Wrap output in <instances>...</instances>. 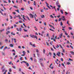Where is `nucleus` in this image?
I'll list each match as a JSON object with an SVG mask.
<instances>
[{
	"mask_svg": "<svg viewBox=\"0 0 74 74\" xmlns=\"http://www.w3.org/2000/svg\"><path fill=\"white\" fill-rule=\"evenodd\" d=\"M21 27H22V28H24V27L23 26V25H21Z\"/></svg>",
	"mask_w": 74,
	"mask_h": 74,
	"instance_id": "09e8293b",
	"label": "nucleus"
},
{
	"mask_svg": "<svg viewBox=\"0 0 74 74\" xmlns=\"http://www.w3.org/2000/svg\"><path fill=\"white\" fill-rule=\"evenodd\" d=\"M62 18H62V21H65L66 19H65V18H64V16H63L62 17Z\"/></svg>",
	"mask_w": 74,
	"mask_h": 74,
	"instance_id": "39448f33",
	"label": "nucleus"
},
{
	"mask_svg": "<svg viewBox=\"0 0 74 74\" xmlns=\"http://www.w3.org/2000/svg\"><path fill=\"white\" fill-rule=\"evenodd\" d=\"M7 48H8L7 47H5L4 49H7Z\"/></svg>",
	"mask_w": 74,
	"mask_h": 74,
	"instance_id": "4d7b16f0",
	"label": "nucleus"
},
{
	"mask_svg": "<svg viewBox=\"0 0 74 74\" xmlns=\"http://www.w3.org/2000/svg\"><path fill=\"white\" fill-rule=\"evenodd\" d=\"M18 22H19L20 23H22V22L21 21H19Z\"/></svg>",
	"mask_w": 74,
	"mask_h": 74,
	"instance_id": "f704fd0d",
	"label": "nucleus"
},
{
	"mask_svg": "<svg viewBox=\"0 0 74 74\" xmlns=\"http://www.w3.org/2000/svg\"><path fill=\"white\" fill-rule=\"evenodd\" d=\"M23 53L25 55L26 54V52L25 51H23Z\"/></svg>",
	"mask_w": 74,
	"mask_h": 74,
	"instance_id": "f3484780",
	"label": "nucleus"
},
{
	"mask_svg": "<svg viewBox=\"0 0 74 74\" xmlns=\"http://www.w3.org/2000/svg\"><path fill=\"white\" fill-rule=\"evenodd\" d=\"M30 37H32V38H36V40H37V36H34L33 34L32 35L30 34Z\"/></svg>",
	"mask_w": 74,
	"mask_h": 74,
	"instance_id": "f257e3e1",
	"label": "nucleus"
},
{
	"mask_svg": "<svg viewBox=\"0 0 74 74\" xmlns=\"http://www.w3.org/2000/svg\"><path fill=\"white\" fill-rule=\"evenodd\" d=\"M56 48H59V45H57L56 47Z\"/></svg>",
	"mask_w": 74,
	"mask_h": 74,
	"instance_id": "5701e85b",
	"label": "nucleus"
},
{
	"mask_svg": "<svg viewBox=\"0 0 74 74\" xmlns=\"http://www.w3.org/2000/svg\"><path fill=\"white\" fill-rule=\"evenodd\" d=\"M13 69H16L15 66H14L13 65Z\"/></svg>",
	"mask_w": 74,
	"mask_h": 74,
	"instance_id": "79ce46f5",
	"label": "nucleus"
},
{
	"mask_svg": "<svg viewBox=\"0 0 74 74\" xmlns=\"http://www.w3.org/2000/svg\"><path fill=\"white\" fill-rule=\"evenodd\" d=\"M30 45H31V46H32L33 47H36V45H35V44H34L33 45V44H32L31 42L30 43Z\"/></svg>",
	"mask_w": 74,
	"mask_h": 74,
	"instance_id": "f03ea898",
	"label": "nucleus"
},
{
	"mask_svg": "<svg viewBox=\"0 0 74 74\" xmlns=\"http://www.w3.org/2000/svg\"><path fill=\"white\" fill-rule=\"evenodd\" d=\"M34 17L35 20H36V22H37V21H38V19H37V20H36V16H34Z\"/></svg>",
	"mask_w": 74,
	"mask_h": 74,
	"instance_id": "412c9836",
	"label": "nucleus"
},
{
	"mask_svg": "<svg viewBox=\"0 0 74 74\" xmlns=\"http://www.w3.org/2000/svg\"><path fill=\"white\" fill-rule=\"evenodd\" d=\"M61 61H62V62H63V58H61Z\"/></svg>",
	"mask_w": 74,
	"mask_h": 74,
	"instance_id": "69168bd1",
	"label": "nucleus"
},
{
	"mask_svg": "<svg viewBox=\"0 0 74 74\" xmlns=\"http://www.w3.org/2000/svg\"><path fill=\"white\" fill-rule=\"evenodd\" d=\"M13 7H14L15 8H17V9L18 8L17 6L15 5L13 6Z\"/></svg>",
	"mask_w": 74,
	"mask_h": 74,
	"instance_id": "4be33fe9",
	"label": "nucleus"
},
{
	"mask_svg": "<svg viewBox=\"0 0 74 74\" xmlns=\"http://www.w3.org/2000/svg\"><path fill=\"white\" fill-rule=\"evenodd\" d=\"M26 18H27V19H28V20H29V21H30V19L29 18V16H26Z\"/></svg>",
	"mask_w": 74,
	"mask_h": 74,
	"instance_id": "1a4fd4ad",
	"label": "nucleus"
},
{
	"mask_svg": "<svg viewBox=\"0 0 74 74\" xmlns=\"http://www.w3.org/2000/svg\"><path fill=\"white\" fill-rule=\"evenodd\" d=\"M25 63L27 67H29V64L28 63H27V62H26V63Z\"/></svg>",
	"mask_w": 74,
	"mask_h": 74,
	"instance_id": "0eeeda50",
	"label": "nucleus"
},
{
	"mask_svg": "<svg viewBox=\"0 0 74 74\" xmlns=\"http://www.w3.org/2000/svg\"><path fill=\"white\" fill-rule=\"evenodd\" d=\"M70 47H71V48L72 49H73V48H74L73 47V46H72L71 45H70Z\"/></svg>",
	"mask_w": 74,
	"mask_h": 74,
	"instance_id": "603ef678",
	"label": "nucleus"
},
{
	"mask_svg": "<svg viewBox=\"0 0 74 74\" xmlns=\"http://www.w3.org/2000/svg\"><path fill=\"white\" fill-rule=\"evenodd\" d=\"M12 14H13L14 15H15V14H16V13L15 12H13Z\"/></svg>",
	"mask_w": 74,
	"mask_h": 74,
	"instance_id": "864d4df0",
	"label": "nucleus"
},
{
	"mask_svg": "<svg viewBox=\"0 0 74 74\" xmlns=\"http://www.w3.org/2000/svg\"><path fill=\"white\" fill-rule=\"evenodd\" d=\"M57 6H58V8H60V5H57Z\"/></svg>",
	"mask_w": 74,
	"mask_h": 74,
	"instance_id": "3c124183",
	"label": "nucleus"
},
{
	"mask_svg": "<svg viewBox=\"0 0 74 74\" xmlns=\"http://www.w3.org/2000/svg\"><path fill=\"white\" fill-rule=\"evenodd\" d=\"M16 17H18L19 18L20 17V15H18V16H16Z\"/></svg>",
	"mask_w": 74,
	"mask_h": 74,
	"instance_id": "338daca9",
	"label": "nucleus"
},
{
	"mask_svg": "<svg viewBox=\"0 0 74 74\" xmlns=\"http://www.w3.org/2000/svg\"><path fill=\"white\" fill-rule=\"evenodd\" d=\"M40 16L42 18H44L45 17V16H44V15L43 14L42 15H40Z\"/></svg>",
	"mask_w": 74,
	"mask_h": 74,
	"instance_id": "423d86ee",
	"label": "nucleus"
},
{
	"mask_svg": "<svg viewBox=\"0 0 74 74\" xmlns=\"http://www.w3.org/2000/svg\"><path fill=\"white\" fill-rule=\"evenodd\" d=\"M36 52H37V53H38V49H36Z\"/></svg>",
	"mask_w": 74,
	"mask_h": 74,
	"instance_id": "680f3d73",
	"label": "nucleus"
},
{
	"mask_svg": "<svg viewBox=\"0 0 74 74\" xmlns=\"http://www.w3.org/2000/svg\"><path fill=\"white\" fill-rule=\"evenodd\" d=\"M3 2H4V3H7V2H6V1H3Z\"/></svg>",
	"mask_w": 74,
	"mask_h": 74,
	"instance_id": "0e129e2a",
	"label": "nucleus"
},
{
	"mask_svg": "<svg viewBox=\"0 0 74 74\" xmlns=\"http://www.w3.org/2000/svg\"><path fill=\"white\" fill-rule=\"evenodd\" d=\"M49 25L51 27H52V28H53V29H55V28H54V27H53V26H52V25H51L50 24H49Z\"/></svg>",
	"mask_w": 74,
	"mask_h": 74,
	"instance_id": "6e6552de",
	"label": "nucleus"
},
{
	"mask_svg": "<svg viewBox=\"0 0 74 74\" xmlns=\"http://www.w3.org/2000/svg\"><path fill=\"white\" fill-rule=\"evenodd\" d=\"M0 13H1L2 15H3V16H4V14H3V13H2V12L1 11H0Z\"/></svg>",
	"mask_w": 74,
	"mask_h": 74,
	"instance_id": "393cba45",
	"label": "nucleus"
},
{
	"mask_svg": "<svg viewBox=\"0 0 74 74\" xmlns=\"http://www.w3.org/2000/svg\"><path fill=\"white\" fill-rule=\"evenodd\" d=\"M15 11H16V12H17L18 13H19V10H16Z\"/></svg>",
	"mask_w": 74,
	"mask_h": 74,
	"instance_id": "dca6fc26",
	"label": "nucleus"
},
{
	"mask_svg": "<svg viewBox=\"0 0 74 74\" xmlns=\"http://www.w3.org/2000/svg\"><path fill=\"white\" fill-rule=\"evenodd\" d=\"M10 47H14V45H13L12 44H10Z\"/></svg>",
	"mask_w": 74,
	"mask_h": 74,
	"instance_id": "9d476101",
	"label": "nucleus"
},
{
	"mask_svg": "<svg viewBox=\"0 0 74 74\" xmlns=\"http://www.w3.org/2000/svg\"><path fill=\"white\" fill-rule=\"evenodd\" d=\"M22 0H20V1H19L18 3H22Z\"/></svg>",
	"mask_w": 74,
	"mask_h": 74,
	"instance_id": "b1692460",
	"label": "nucleus"
},
{
	"mask_svg": "<svg viewBox=\"0 0 74 74\" xmlns=\"http://www.w3.org/2000/svg\"><path fill=\"white\" fill-rule=\"evenodd\" d=\"M69 21H67V23L68 24V25H70V24L69 23Z\"/></svg>",
	"mask_w": 74,
	"mask_h": 74,
	"instance_id": "bb28decb",
	"label": "nucleus"
},
{
	"mask_svg": "<svg viewBox=\"0 0 74 74\" xmlns=\"http://www.w3.org/2000/svg\"><path fill=\"white\" fill-rule=\"evenodd\" d=\"M45 49H43V53L45 54Z\"/></svg>",
	"mask_w": 74,
	"mask_h": 74,
	"instance_id": "37998d69",
	"label": "nucleus"
},
{
	"mask_svg": "<svg viewBox=\"0 0 74 74\" xmlns=\"http://www.w3.org/2000/svg\"><path fill=\"white\" fill-rule=\"evenodd\" d=\"M50 16L51 18H54L53 16H52V15H51Z\"/></svg>",
	"mask_w": 74,
	"mask_h": 74,
	"instance_id": "2f4dec72",
	"label": "nucleus"
},
{
	"mask_svg": "<svg viewBox=\"0 0 74 74\" xmlns=\"http://www.w3.org/2000/svg\"><path fill=\"white\" fill-rule=\"evenodd\" d=\"M40 62H41V61H43V59H42V58L41 59L40 58Z\"/></svg>",
	"mask_w": 74,
	"mask_h": 74,
	"instance_id": "4468645a",
	"label": "nucleus"
},
{
	"mask_svg": "<svg viewBox=\"0 0 74 74\" xmlns=\"http://www.w3.org/2000/svg\"><path fill=\"white\" fill-rule=\"evenodd\" d=\"M9 72L11 73V72H12V70L11 68H10L9 69Z\"/></svg>",
	"mask_w": 74,
	"mask_h": 74,
	"instance_id": "a878e982",
	"label": "nucleus"
},
{
	"mask_svg": "<svg viewBox=\"0 0 74 74\" xmlns=\"http://www.w3.org/2000/svg\"><path fill=\"white\" fill-rule=\"evenodd\" d=\"M2 55H5V54L4 53V52H2Z\"/></svg>",
	"mask_w": 74,
	"mask_h": 74,
	"instance_id": "6e6d98bb",
	"label": "nucleus"
},
{
	"mask_svg": "<svg viewBox=\"0 0 74 74\" xmlns=\"http://www.w3.org/2000/svg\"><path fill=\"white\" fill-rule=\"evenodd\" d=\"M21 10H22V11H23V10H24V8H21Z\"/></svg>",
	"mask_w": 74,
	"mask_h": 74,
	"instance_id": "5fc2aeb1",
	"label": "nucleus"
},
{
	"mask_svg": "<svg viewBox=\"0 0 74 74\" xmlns=\"http://www.w3.org/2000/svg\"><path fill=\"white\" fill-rule=\"evenodd\" d=\"M53 55H54V56H56V53H53Z\"/></svg>",
	"mask_w": 74,
	"mask_h": 74,
	"instance_id": "4c0bfd02",
	"label": "nucleus"
},
{
	"mask_svg": "<svg viewBox=\"0 0 74 74\" xmlns=\"http://www.w3.org/2000/svg\"><path fill=\"white\" fill-rule=\"evenodd\" d=\"M5 71V69H3L2 71V72H4Z\"/></svg>",
	"mask_w": 74,
	"mask_h": 74,
	"instance_id": "774afa93",
	"label": "nucleus"
},
{
	"mask_svg": "<svg viewBox=\"0 0 74 74\" xmlns=\"http://www.w3.org/2000/svg\"><path fill=\"white\" fill-rule=\"evenodd\" d=\"M4 46H2V47H1V49H2V48H4Z\"/></svg>",
	"mask_w": 74,
	"mask_h": 74,
	"instance_id": "8fccbe9b",
	"label": "nucleus"
},
{
	"mask_svg": "<svg viewBox=\"0 0 74 74\" xmlns=\"http://www.w3.org/2000/svg\"><path fill=\"white\" fill-rule=\"evenodd\" d=\"M53 48H54V49H56V47L54 45H53Z\"/></svg>",
	"mask_w": 74,
	"mask_h": 74,
	"instance_id": "052dcab7",
	"label": "nucleus"
},
{
	"mask_svg": "<svg viewBox=\"0 0 74 74\" xmlns=\"http://www.w3.org/2000/svg\"><path fill=\"white\" fill-rule=\"evenodd\" d=\"M49 29L50 30H51V31H52V32H54V30H52V29Z\"/></svg>",
	"mask_w": 74,
	"mask_h": 74,
	"instance_id": "a18cd8bd",
	"label": "nucleus"
},
{
	"mask_svg": "<svg viewBox=\"0 0 74 74\" xmlns=\"http://www.w3.org/2000/svg\"><path fill=\"white\" fill-rule=\"evenodd\" d=\"M60 47H61V48H63V47H62V45H59Z\"/></svg>",
	"mask_w": 74,
	"mask_h": 74,
	"instance_id": "c03bdc74",
	"label": "nucleus"
},
{
	"mask_svg": "<svg viewBox=\"0 0 74 74\" xmlns=\"http://www.w3.org/2000/svg\"><path fill=\"white\" fill-rule=\"evenodd\" d=\"M23 26H24L25 27H26V25H25V23H23Z\"/></svg>",
	"mask_w": 74,
	"mask_h": 74,
	"instance_id": "72a5a7b5",
	"label": "nucleus"
},
{
	"mask_svg": "<svg viewBox=\"0 0 74 74\" xmlns=\"http://www.w3.org/2000/svg\"><path fill=\"white\" fill-rule=\"evenodd\" d=\"M69 30H72V28H71V27H69Z\"/></svg>",
	"mask_w": 74,
	"mask_h": 74,
	"instance_id": "bf43d9fd",
	"label": "nucleus"
},
{
	"mask_svg": "<svg viewBox=\"0 0 74 74\" xmlns=\"http://www.w3.org/2000/svg\"><path fill=\"white\" fill-rule=\"evenodd\" d=\"M64 32H65V35H68V34H67V33H66V32L65 31Z\"/></svg>",
	"mask_w": 74,
	"mask_h": 74,
	"instance_id": "ea45409f",
	"label": "nucleus"
},
{
	"mask_svg": "<svg viewBox=\"0 0 74 74\" xmlns=\"http://www.w3.org/2000/svg\"><path fill=\"white\" fill-rule=\"evenodd\" d=\"M60 12H61V14H63V10L62 9H61L60 10Z\"/></svg>",
	"mask_w": 74,
	"mask_h": 74,
	"instance_id": "2eb2a0df",
	"label": "nucleus"
},
{
	"mask_svg": "<svg viewBox=\"0 0 74 74\" xmlns=\"http://www.w3.org/2000/svg\"><path fill=\"white\" fill-rule=\"evenodd\" d=\"M62 64V66H64V67H65V66H64V64H63V63L62 64Z\"/></svg>",
	"mask_w": 74,
	"mask_h": 74,
	"instance_id": "58836bf2",
	"label": "nucleus"
},
{
	"mask_svg": "<svg viewBox=\"0 0 74 74\" xmlns=\"http://www.w3.org/2000/svg\"><path fill=\"white\" fill-rule=\"evenodd\" d=\"M29 16H30V18H34V16L32 14H29Z\"/></svg>",
	"mask_w": 74,
	"mask_h": 74,
	"instance_id": "7ed1b4c3",
	"label": "nucleus"
},
{
	"mask_svg": "<svg viewBox=\"0 0 74 74\" xmlns=\"http://www.w3.org/2000/svg\"><path fill=\"white\" fill-rule=\"evenodd\" d=\"M34 5H36V1H34Z\"/></svg>",
	"mask_w": 74,
	"mask_h": 74,
	"instance_id": "aec40b11",
	"label": "nucleus"
},
{
	"mask_svg": "<svg viewBox=\"0 0 74 74\" xmlns=\"http://www.w3.org/2000/svg\"><path fill=\"white\" fill-rule=\"evenodd\" d=\"M67 64L68 65H69V64H70L71 63L68 62L67 63Z\"/></svg>",
	"mask_w": 74,
	"mask_h": 74,
	"instance_id": "de8ad7c7",
	"label": "nucleus"
},
{
	"mask_svg": "<svg viewBox=\"0 0 74 74\" xmlns=\"http://www.w3.org/2000/svg\"><path fill=\"white\" fill-rule=\"evenodd\" d=\"M52 66V64H51L49 66V67L50 69H51V66Z\"/></svg>",
	"mask_w": 74,
	"mask_h": 74,
	"instance_id": "e433bc0d",
	"label": "nucleus"
},
{
	"mask_svg": "<svg viewBox=\"0 0 74 74\" xmlns=\"http://www.w3.org/2000/svg\"><path fill=\"white\" fill-rule=\"evenodd\" d=\"M26 63V62L25 61H22V62H21V63Z\"/></svg>",
	"mask_w": 74,
	"mask_h": 74,
	"instance_id": "7c9ffc66",
	"label": "nucleus"
},
{
	"mask_svg": "<svg viewBox=\"0 0 74 74\" xmlns=\"http://www.w3.org/2000/svg\"><path fill=\"white\" fill-rule=\"evenodd\" d=\"M23 18L24 19V20H26V19H25V17H24V16H25L24 15H23Z\"/></svg>",
	"mask_w": 74,
	"mask_h": 74,
	"instance_id": "c756f323",
	"label": "nucleus"
},
{
	"mask_svg": "<svg viewBox=\"0 0 74 74\" xmlns=\"http://www.w3.org/2000/svg\"><path fill=\"white\" fill-rule=\"evenodd\" d=\"M70 53L73 55H74V52L73 51H70Z\"/></svg>",
	"mask_w": 74,
	"mask_h": 74,
	"instance_id": "f8f14e48",
	"label": "nucleus"
},
{
	"mask_svg": "<svg viewBox=\"0 0 74 74\" xmlns=\"http://www.w3.org/2000/svg\"><path fill=\"white\" fill-rule=\"evenodd\" d=\"M11 34H12V35H13V36H15V34L13 33V32H11Z\"/></svg>",
	"mask_w": 74,
	"mask_h": 74,
	"instance_id": "ddd939ff",
	"label": "nucleus"
},
{
	"mask_svg": "<svg viewBox=\"0 0 74 74\" xmlns=\"http://www.w3.org/2000/svg\"><path fill=\"white\" fill-rule=\"evenodd\" d=\"M10 33V31H8L7 32H6V34L7 35H8V34L9 33Z\"/></svg>",
	"mask_w": 74,
	"mask_h": 74,
	"instance_id": "9b49d317",
	"label": "nucleus"
},
{
	"mask_svg": "<svg viewBox=\"0 0 74 74\" xmlns=\"http://www.w3.org/2000/svg\"><path fill=\"white\" fill-rule=\"evenodd\" d=\"M60 25L62 26H63V23H62V22L61 21L60 22Z\"/></svg>",
	"mask_w": 74,
	"mask_h": 74,
	"instance_id": "49530a36",
	"label": "nucleus"
},
{
	"mask_svg": "<svg viewBox=\"0 0 74 74\" xmlns=\"http://www.w3.org/2000/svg\"><path fill=\"white\" fill-rule=\"evenodd\" d=\"M12 63V62L11 61L10 62H9L8 63L9 64H11Z\"/></svg>",
	"mask_w": 74,
	"mask_h": 74,
	"instance_id": "e2e57ef3",
	"label": "nucleus"
},
{
	"mask_svg": "<svg viewBox=\"0 0 74 74\" xmlns=\"http://www.w3.org/2000/svg\"><path fill=\"white\" fill-rule=\"evenodd\" d=\"M20 60H22V58L21 57V58H20Z\"/></svg>",
	"mask_w": 74,
	"mask_h": 74,
	"instance_id": "13d9d810",
	"label": "nucleus"
},
{
	"mask_svg": "<svg viewBox=\"0 0 74 74\" xmlns=\"http://www.w3.org/2000/svg\"><path fill=\"white\" fill-rule=\"evenodd\" d=\"M56 4H57V5H58V4H59V2H58V1L56 2Z\"/></svg>",
	"mask_w": 74,
	"mask_h": 74,
	"instance_id": "a211bd4d",
	"label": "nucleus"
},
{
	"mask_svg": "<svg viewBox=\"0 0 74 74\" xmlns=\"http://www.w3.org/2000/svg\"><path fill=\"white\" fill-rule=\"evenodd\" d=\"M22 30V29L21 28H20L19 31L20 32H21Z\"/></svg>",
	"mask_w": 74,
	"mask_h": 74,
	"instance_id": "473e14b6",
	"label": "nucleus"
},
{
	"mask_svg": "<svg viewBox=\"0 0 74 74\" xmlns=\"http://www.w3.org/2000/svg\"><path fill=\"white\" fill-rule=\"evenodd\" d=\"M46 36L48 37H49V34H48V33L46 35Z\"/></svg>",
	"mask_w": 74,
	"mask_h": 74,
	"instance_id": "cd10ccee",
	"label": "nucleus"
},
{
	"mask_svg": "<svg viewBox=\"0 0 74 74\" xmlns=\"http://www.w3.org/2000/svg\"><path fill=\"white\" fill-rule=\"evenodd\" d=\"M7 70H6L5 72H4L3 74H6V72H7Z\"/></svg>",
	"mask_w": 74,
	"mask_h": 74,
	"instance_id": "c9c22d12",
	"label": "nucleus"
},
{
	"mask_svg": "<svg viewBox=\"0 0 74 74\" xmlns=\"http://www.w3.org/2000/svg\"><path fill=\"white\" fill-rule=\"evenodd\" d=\"M56 55H58V56H60V52H58L56 54Z\"/></svg>",
	"mask_w": 74,
	"mask_h": 74,
	"instance_id": "20e7f679",
	"label": "nucleus"
},
{
	"mask_svg": "<svg viewBox=\"0 0 74 74\" xmlns=\"http://www.w3.org/2000/svg\"><path fill=\"white\" fill-rule=\"evenodd\" d=\"M23 30L25 32H27V30L25 29H23Z\"/></svg>",
	"mask_w": 74,
	"mask_h": 74,
	"instance_id": "6ab92c4d",
	"label": "nucleus"
},
{
	"mask_svg": "<svg viewBox=\"0 0 74 74\" xmlns=\"http://www.w3.org/2000/svg\"><path fill=\"white\" fill-rule=\"evenodd\" d=\"M40 65H41V66H42V67H43V66H44V65H43V64H42V63H40Z\"/></svg>",
	"mask_w": 74,
	"mask_h": 74,
	"instance_id": "c85d7f7f",
	"label": "nucleus"
},
{
	"mask_svg": "<svg viewBox=\"0 0 74 74\" xmlns=\"http://www.w3.org/2000/svg\"><path fill=\"white\" fill-rule=\"evenodd\" d=\"M14 42H15V43L16 42V39L15 38L14 39Z\"/></svg>",
	"mask_w": 74,
	"mask_h": 74,
	"instance_id": "a19ab883",
	"label": "nucleus"
}]
</instances>
